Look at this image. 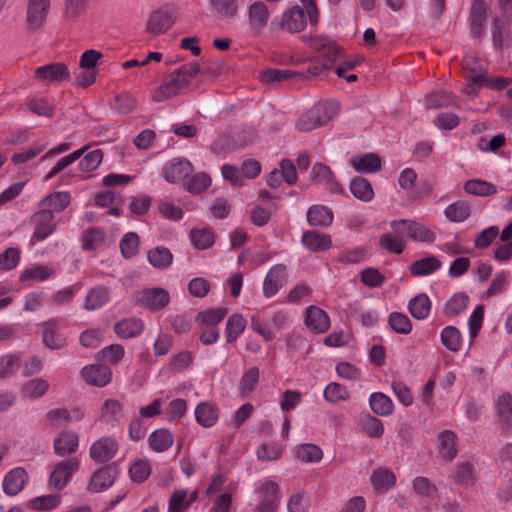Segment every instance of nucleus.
<instances>
[{
    "label": "nucleus",
    "mask_w": 512,
    "mask_h": 512,
    "mask_svg": "<svg viewBox=\"0 0 512 512\" xmlns=\"http://www.w3.org/2000/svg\"><path fill=\"white\" fill-rule=\"evenodd\" d=\"M52 268L45 265H35L31 268L25 269L20 275V281L27 280L44 281L53 275Z\"/></svg>",
    "instance_id": "55"
},
{
    "label": "nucleus",
    "mask_w": 512,
    "mask_h": 512,
    "mask_svg": "<svg viewBox=\"0 0 512 512\" xmlns=\"http://www.w3.org/2000/svg\"><path fill=\"white\" fill-rule=\"evenodd\" d=\"M463 188L466 193L481 197L490 196L497 192V188L494 184L479 179L466 181Z\"/></svg>",
    "instance_id": "38"
},
{
    "label": "nucleus",
    "mask_w": 512,
    "mask_h": 512,
    "mask_svg": "<svg viewBox=\"0 0 512 512\" xmlns=\"http://www.w3.org/2000/svg\"><path fill=\"white\" fill-rule=\"evenodd\" d=\"M27 473L23 468L17 467L10 470L3 480V491L10 496L17 495L25 486Z\"/></svg>",
    "instance_id": "22"
},
{
    "label": "nucleus",
    "mask_w": 512,
    "mask_h": 512,
    "mask_svg": "<svg viewBox=\"0 0 512 512\" xmlns=\"http://www.w3.org/2000/svg\"><path fill=\"white\" fill-rule=\"evenodd\" d=\"M54 214L49 209H42L40 207L31 218L34 224V232L31 238L32 242L42 241L49 237L56 229V224L53 223Z\"/></svg>",
    "instance_id": "5"
},
{
    "label": "nucleus",
    "mask_w": 512,
    "mask_h": 512,
    "mask_svg": "<svg viewBox=\"0 0 512 512\" xmlns=\"http://www.w3.org/2000/svg\"><path fill=\"white\" fill-rule=\"evenodd\" d=\"M189 91L184 79L177 76L176 70L170 74V79L166 83L157 87L153 94L154 102H162L176 95H182Z\"/></svg>",
    "instance_id": "7"
},
{
    "label": "nucleus",
    "mask_w": 512,
    "mask_h": 512,
    "mask_svg": "<svg viewBox=\"0 0 512 512\" xmlns=\"http://www.w3.org/2000/svg\"><path fill=\"white\" fill-rule=\"evenodd\" d=\"M246 327V320L241 314H233L226 322V341L228 343L234 342L237 337L244 331Z\"/></svg>",
    "instance_id": "44"
},
{
    "label": "nucleus",
    "mask_w": 512,
    "mask_h": 512,
    "mask_svg": "<svg viewBox=\"0 0 512 512\" xmlns=\"http://www.w3.org/2000/svg\"><path fill=\"white\" fill-rule=\"evenodd\" d=\"M226 307L210 308L198 313L196 320L205 326H214L221 322L227 315Z\"/></svg>",
    "instance_id": "41"
},
{
    "label": "nucleus",
    "mask_w": 512,
    "mask_h": 512,
    "mask_svg": "<svg viewBox=\"0 0 512 512\" xmlns=\"http://www.w3.org/2000/svg\"><path fill=\"white\" fill-rule=\"evenodd\" d=\"M81 375L88 384L98 387L106 386L112 378L110 368L99 364L85 366Z\"/></svg>",
    "instance_id": "17"
},
{
    "label": "nucleus",
    "mask_w": 512,
    "mask_h": 512,
    "mask_svg": "<svg viewBox=\"0 0 512 512\" xmlns=\"http://www.w3.org/2000/svg\"><path fill=\"white\" fill-rule=\"evenodd\" d=\"M78 468L79 461L75 457L57 463L49 476V488L54 491L62 490Z\"/></svg>",
    "instance_id": "3"
},
{
    "label": "nucleus",
    "mask_w": 512,
    "mask_h": 512,
    "mask_svg": "<svg viewBox=\"0 0 512 512\" xmlns=\"http://www.w3.org/2000/svg\"><path fill=\"white\" fill-rule=\"evenodd\" d=\"M462 64L463 68L469 73L466 75L468 83L464 92L468 95H476L478 90L487 82V78L482 74L481 68L473 57L466 56Z\"/></svg>",
    "instance_id": "9"
},
{
    "label": "nucleus",
    "mask_w": 512,
    "mask_h": 512,
    "mask_svg": "<svg viewBox=\"0 0 512 512\" xmlns=\"http://www.w3.org/2000/svg\"><path fill=\"white\" fill-rule=\"evenodd\" d=\"M309 506L310 497L304 492H299L289 498L287 510L288 512H307Z\"/></svg>",
    "instance_id": "64"
},
{
    "label": "nucleus",
    "mask_w": 512,
    "mask_h": 512,
    "mask_svg": "<svg viewBox=\"0 0 512 512\" xmlns=\"http://www.w3.org/2000/svg\"><path fill=\"white\" fill-rule=\"evenodd\" d=\"M425 105L427 109L448 107L453 105V99L448 92L439 90L427 95Z\"/></svg>",
    "instance_id": "58"
},
{
    "label": "nucleus",
    "mask_w": 512,
    "mask_h": 512,
    "mask_svg": "<svg viewBox=\"0 0 512 512\" xmlns=\"http://www.w3.org/2000/svg\"><path fill=\"white\" fill-rule=\"evenodd\" d=\"M173 444V436L167 429H158L149 436V445L155 452H164Z\"/></svg>",
    "instance_id": "40"
},
{
    "label": "nucleus",
    "mask_w": 512,
    "mask_h": 512,
    "mask_svg": "<svg viewBox=\"0 0 512 512\" xmlns=\"http://www.w3.org/2000/svg\"><path fill=\"white\" fill-rule=\"evenodd\" d=\"M137 303L151 311L165 308L170 301L169 293L163 288H150L138 293Z\"/></svg>",
    "instance_id": "8"
},
{
    "label": "nucleus",
    "mask_w": 512,
    "mask_h": 512,
    "mask_svg": "<svg viewBox=\"0 0 512 512\" xmlns=\"http://www.w3.org/2000/svg\"><path fill=\"white\" fill-rule=\"evenodd\" d=\"M211 185V178L203 173H197L186 183L187 190L192 194H199Z\"/></svg>",
    "instance_id": "62"
},
{
    "label": "nucleus",
    "mask_w": 512,
    "mask_h": 512,
    "mask_svg": "<svg viewBox=\"0 0 512 512\" xmlns=\"http://www.w3.org/2000/svg\"><path fill=\"white\" fill-rule=\"evenodd\" d=\"M441 342L450 351L456 352L461 348V334L454 326H447L441 332Z\"/></svg>",
    "instance_id": "52"
},
{
    "label": "nucleus",
    "mask_w": 512,
    "mask_h": 512,
    "mask_svg": "<svg viewBox=\"0 0 512 512\" xmlns=\"http://www.w3.org/2000/svg\"><path fill=\"white\" fill-rule=\"evenodd\" d=\"M388 325L390 328L398 333L407 335L412 330L410 319L403 313L392 312L388 317Z\"/></svg>",
    "instance_id": "51"
},
{
    "label": "nucleus",
    "mask_w": 512,
    "mask_h": 512,
    "mask_svg": "<svg viewBox=\"0 0 512 512\" xmlns=\"http://www.w3.org/2000/svg\"><path fill=\"white\" fill-rule=\"evenodd\" d=\"M143 330V322L137 318H127L114 325L115 333L123 339L138 336Z\"/></svg>",
    "instance_id": "31"
},
{
    "label": "nucleus",
    "mask_w": 512,
    "mask_h": 512,
    "mask_svg": "<svg viewBox=\"0 0 512 512\" xmlns=\"http://www.w3.org/2000/svg\"><path fill=\"white\" fill-rule=\"evenodd\" d=\"M196 422L204 428L214 426L219 417V409L210 402L199 403L194 411Z\"/></svg>",
    "instance_id": "24"
},
{
    "label": "nucleus",
    "mask_w": 512,
    "mask_h": 512,
    "mask_svg": "<svg viewBox=\"0 0 512 512\" xmlns=\"http://www.w3.org/2000/svg\"><path fill=\"white\" fill-rule=\"evenodd\" d=\"M469 298L465 293L453 295L445 304L444 314L447 316H458L468 305Z\"/></svg>",
    "instance_id": "49"
},
{
    "label": "nucleus",
    "mask_w": 512,
    "mask_h": 512,
    "mask_svg": "<svg viewBox=\"0 0 512 512\" xmlns=\"http://www.w3.org/2000/svg\"><path fill=\"white\" fill-rule=\"evenodd\" d=\"M249 26L254 34H260L267 25L269 10L261 1L252 3L248 8Z\"/></svg>",
    "instance_id": "18"
},
{
    "label": "nucleus",
    "mask_w": 512,
    "mask_h": 512,
    "mask_svg": "<svg viewBox=\"0 0 512 512\" xmlns=\"http://www.w3.org/2000/svg\"><path fill=\"white\" fill-rule=\"evenodd\" d=\"M454 480L462 485H472L475 481L473 465L468 461L458 464Z\"/></svg>",
    "instance_id": "61"
},
{
    "label": "nucleus",
    "mask_w": 512,
    "mask_h": 512,
    "mask_svg": "<svg viewBox=\"0 0 512 512\" xmlns=\"http://www.w3.org/2000/svg\"><path fill=\"white\" fill-rule=\"evenodd\" d=\"M305 324L317 333H324L330 327V319L324 310L316 306H309L306 309Z\"/></svg>",
    "instance_id": "20"
},
{
    "label": "nucleus",
    "mask_w": 512,
    "mask_h": 512,
    "mask_svg": "<svg viewBox=\"0 0 512 512\" xmlns=\"http://www.w3.org/2000/svg\"><path fill=\"white\" fill-rule=\"evenodd\" d=\"M351 164L358 173H374L381 169V159L374 153H366L358 158H352Z\"/></svg>",
    "instance_id": "30"
},
{
    "label": "nucleus",
    "mask_w": 512,
    "mask_h": 512,
    "mask_svg": "<svg viewBox=\"0 0 512 512\" xmlns=\"http://www.w3.org/2000/svg\"><path fill=\"white\" fill-rule=\"evenodd\" d=\"M117 477V469L114 466H104L92 475L88 489L92 492L103 491L113 485Z\"/></svg>",
    "instance_id": "16"
},
{
    "label": "nucleus",
    "mask_w": 512,
    "mask_h": 512,
    "mask_svg": "<svg viewBox=\"0 0 512 512\" xmlns=\"http://www.w3.org/2000/svg\"><path fill=\"white\" fill-rule=\"evenodd\" d=\"M395 475L388 469L379 468L373 471L371 482L376 489L388 490L395 485Z\"/></svg>",
    "instance_id": "47"
},
{
    "label": "nucleus",
    "mask_w": 512,
    "mask_h": 512,
    "mask_svg": "<svg viewBox=\"0 0 512 512\" xmlns=\"http://www.w3.org/2000/svg\"><path fill=\"white\" fill-rule=\"evenodd\" d=\"M42 340L49 349H61L66 346V338L58 333L50 322L44 324Z\"/></svg>",
    "instance_id": "45"
},
{
    "label": "nucleus",
    "mask_w": 512,
    "mask_h": 512,
    "mask_svg": "<svg viewBox=\"0 0 512 512\" xmlns=\"http://www.w3.org/2000/svg\"><path fill=\"white\" fill-rule=\"evenodd\" d=\"M402 236L403 235L398 234L397 236H393L389 233L384 234L381 236L379 244L383 249L391 253L401 254L405 249V242L401 238Z\"/></svg>",
    "instance_id": "59"
},
{
    "label": "nucleus",
    "mask_w": 512,
    "mask_h": 512,
    "mask_svg": "<svg viewBox=\"0 0 512 512\" xmlns=\"http://www.w3.org/2000/svg\"><path fill=\"white\" fill-rule=\"evenodd\" d=\"M117 451V441L111 437H104L92 444L90 457L98 463H104L112 459Z\"/></svg>",
    "instance_id": "11"
},
{
    "label": "nucleus",
    "mask_w": 512,
    "mask_h": 512,
    "mask_svg": "<svg viewBox=\"0 0 512 512\" xmlns=\"http://www.w3.org/2000/svg\"><path fill=\"white\" fill-rule=\"evenodd\" d=\"M350 191L355 198L363 202L371 201L374 196V191L370 182L360 176L354 177L350 181Z\"/></svg>",
    "instance_id": "36"
},
{
    "label": "nucleus",
    "mask_w": 512,
    "mask_h": 512,
    "mask_svg": "<svg viewBox=\"0 0 512 512\" xmlns=\"http://www.w3.org/2000/svg\"><path fill=\"white\" fill-rule=\"evenodd\" d=\"M193 172V165L186 159L175 158L168 162L163 174L166 181L177 183L188 177Z\"/></svg>",
    "instance_id": "12"
},
{
    "label": "nucleus",
    "mask_w": 512,
    "mask_h": 512,
    "mask_svg": "<svg viewBox=\"0 0 512 512\" xmlns=\"http://www.w3.org/2000/svg\"><path fill=\"white\" fill-rule=\"evenodd\" d=\"M151 473V467L147 461L138 460L129 468V475L133 482L142 483Z\"/></svg>",
    "instance_id": "63"
},
{
    "label": "nucleus",
    "mask_w": 512,
    "mask_h": 512,
    "mask_svg": "<svg viewBox=\"0 0 512 512\" xmlns=\"http://www.w3.org/2000/svg\"><path fill=\"white\" fill-rule=\"evenodd\" d=\"M259 374L258 367H251L244 372L240 381V392L242 396H247L252 393L259 382Z\"/></svg>",
    "instance_id": "56"
},
{
    "label": "nucleus",
    "mask_w": 512,
    "mask_h": 512,
    "mask_svg": "<svg viewBox=\"0 0 512 512\" xmlns=\"http://www.w3.org/2000/svg\"><path fill=\"white\" fill-rule=\"evenodd\" d=\"M489 6L484 0H473L469 21H470V32L475 38H482L484 35V27L488 18Z\"/></svg>",
    "instance_id": "10"
},
{
    "label": "nucleus",
    "mask_w": 512,
    "mask_h": 512,
    "mask_svg": "<svg viewBox=\"0 0 512 512\" xmlns=\"http://www.w3.org/2000/svg\"><path fill=\"white\" fill-rule=\"evenodd\" d=\"M139 243V236L136 233H126L119 244L122 256L127 259L135 256L139 249Z\"/></svg>",
    "instance_id": "53"
},
{
    "label": "nucleus",
    "mask_w": 512,
    "mask_h": 512,
    "mask_svg": "<svg viewBox=\"0 0 512 512\" xmlns=\"http://www.w3.org/2000/svg\"><path fill=\"white\" fill-rule=\"evenodd\" d=\"M392 230L398 235H405L414 241L432 243L436 239L435 233L425 225L410 221L398 220L390 223Z\"/></svg>",
    "instance_id": "2"
},
{
    "label": "nucleus",
    "mask_w": 512,
    "mask_h": 512,
    "mask_svg": "<svg viewBox=\"0 0 512 512\" xmlns=\"http://www.w3.org/2000/svg\"><path fill=\"white\" fill-rule=\"evenodd\" d=\"M286 283V266L274 265L267 273L263 282V293L269 298L274 296Z\"/></svg>",
    "instance_id": "13"
},
{
    "label": "nucleus",
    "mask_w": 512,
    "mask_h": 512,
    "mask_svg": "<svg viewBox=\"0 0 512 512\" xmlns=\"http://www.w3.org/2000/svg\"><path fill=\"white\" fill-rule=\"evenodd\" d=\"M324 398L331 403L346 401L350 394L345 386L340 383L332 382L326 386L323 392Z\"/></svg>",
    "instance_id": "54"
},
{
    "label": "nucleus",
    "mask_w": 512,
    "mask_h": 512,
    "mask_svg": "<svg viewBox=\"0 0 512 512\" xmlns=\"http://www.w3.org/2000/svg\"><path fill=\"white\" fill-rule=\"evenodd\" d=\"M408 309L414 318L426 319L431 310V301L425 293H420L409 301Z\"/></svg>",
    "instance_id": "33"
},
{
    "label": "nucleus",
    "mask_w": 512,
    "mask_h": 512,
    "mask_svg": "<svg viewBox=\"0 0 512 512\" xmlns=\"http://www.w3.org/2000/svg\"><path fill=\"white\" fill-rule=\"evenodd\" d=\"M306 15L302 7L293 6L283 13L281 26L290 33L300 32L306 27L308 17Z\"/></svg>",
    "instance_id": "14"
},
{
    "label": "nucleus",
    "mask_w": 512,
    "mask_h": 512,
    "mask_svg": "<svg viewBox=\"0 0 512 512\" xmlns=\"http://www.w3.org/2000/svg\"><path fill=\"white\" fill-rule=\"evenodd\" d=\"M147 258L149 263L157 269H166L171 265L173 261V255L171 251L168 248L162 246H158L149 250Z\"/></svg>",
    "instance_id": "37"
},
{
    "label": "nucleus",
    "mask_w": 512,
    "mask_h": 512,
    "mask_svg": "<svg viewBox=\"0 0 512 512\" xmlns=\"http://www.w3.org/2000/svg\"><path fill=\"white\" fill-rule=\"evenodd\" d=\"M440 454L443 458L452 460L457 455L455 447L456 434L451 430H445L439 435Z\"/></svg>",
    "instance_id": "42"
},
{
    "label": "nucleus",
    "mask_w": 512,
    "mask_h": 512,
    "mask_svg": "<svg viewBox=\"0 0 512 512\" xmlns=\"http://www.w3.org/2000/svg\"><path fill=\"white\" fill-rule=\"evenodd\" d=\"M509 39V33L505 23L500 18H495L492 24V41L496 48H502Z\"/></svg>",
    "instance_id": "60"
},
{
    "label": "nucleus",
    "mask_w": 512,
    "mask_h": 512,
    "mask_svg": "<svg viewBox=\"0 0 512 512\" xmlns=\"http://www.w3.org/2000/svg\"><path fill=\"white\" fill-rule=\"evenodd\" d=\"M49 389V383L43 378H35L27 381L22 387L25 397L36 399L43 396Z\"/></svg>",
    "instance_id": "46"
},
{
    "label": "nucleus",
    "mask_w": 512,
    "mask_h": 512,
    "mask_svg": "<svg viewBox=\"0 0 512 512\" xmlns=\"http://www.w3.org/2000/svg\"><path fill=\"white\" fill-rule=\"evenodd\" d=\"M35 79L46 84L60 83L70 79V72L64 63L54 62L36 68Z\"/></svg>",
    "instance_id": "6"
},
{
    "label": "nucleus",
    "mask_w": 512,
    "mask_h": 512,
    "mask_svg": "<svg viewBox=\"0 0 512 512\" xmlns=\"http://www.w3.org/2000/svg\"><path fill=\"white\" fill-rule=\"evenodd\" d=\"M332 104L318 103L302 114L295 123L300 132H308L317 127L327 124L333 117L335 111Z\"/></svg>",
    "instance_id": "1"
},
{
    "label": "nucleus",
    "mask_w": 512,
    "mask_h": 512,
    "mask_svg": "<svg viewBox=\"0 0 512 512\" xmlns=\"http://www.w3.org/2000/svg\"><path fill=\"white\" fill-rule=\"evenodd\" d=\"M193 246L198 250H205L214 244V234L210 229H195L190 232Z\"/></svg>",
    "instance_id": "48"
},
{
    "label": "nucleus",
    "mask_w": 512,
    "mask_h": 512,
    "mask_svg": "<svg viewBox=\"0 0 512 512\" xmlns=\"http://www.w3.org/2000/svg\"><path fill=\"white\" fill-rule=\"evenodd\" d=\"M211 4L222 19H231L238 12L237 0H211Z\"/></svg>",
    "instance_id": "57"
},
{
    "label": "nucleus",
    "mask_w": 512,
    "mask_h": 512,
    "mask_svg": "<svg viewBox=\"0 0 512 512\" xmlns=\"http://www.w3.org/2000/svg\"><path fill=\"white\" fill-rule=\"evenodd\" d=\"M496 413L500 428L512 431V396L510 393L501 394L496 403Z\"/></svg>",
    "instance_id": "19"
},
{
    "label": "nucleus",
    "mask_w": 512,
    "mask_h": 512,
    "mask_svg": "<svg viewBox=\"0 0 512 512\" xmlns=\"http://www.w3.org/2000/svg\"><path fill=\"white\" fill-rule=\"evenodd\" d=\"M122 417V405L118 400L107 399L100 408L99 420L115 427Z\"/></svg>",
    "instance_id": "25"
},
{
    "label": "nucleus",
    "mask_w": 512,
    "mask_h": 512,
    "mask_svg": "<svg viewBox=\"0 0 512 512\" xmlns=\"http://www.w3.org/2000/svg\"><path fill=\"white\" fill-rule=\"evenodd\" d=\"M444 214L451 222H463L469 218L471 207L467 202L459 200L448 205L444 210Z\"/></svg>",
    "instance_id": "39"
},
{
    "label": "nucleus",
    "mask_w": 512,
    "mask_h": 512,
    "mask_svg": "<svg viewBox=\"0 0 512 512\" xmlns=\"http://www.w3.org/2000/svg\"><path fill=\"white\" fill-rule=\"evenodd\" d=\"M295 455L303 462H317L321 460L323 453L317 445L307 443L296 447Z\"/></svg>",
    "instance_id": "50"
},
{
    "label": "nucleus",
    "mask_w": 512,
    "mask_h": 512,
    "mask_svg": "<svg viewBox=\"0 0 512 512\" xmlns=\"http://www.w3.org/2000/svg\"><path fill=\"white\" fill-rule=\"evenodd\" d=\"M441 267V261L436 256H427L411 264L409 271L413 276H426Z\"/></svg>",
    "instance_id": "32"
},
{
    "label": "nucleus",
    "mask_w": 512,
    "mask_h": 512,
    "mask_svg": "<svg viewBox=\"0 0 512 512\" xmlns=\"http://www.w3.org/2000/svg\"><path fill=\"white\" fill-rule=\"evenodd\" d=\"M79 445V439L76 433L71 431L61 432L53 442L54 452L60 457L74 453Z\"/></svg>",
    "instance_id": "23"
},
{
    "label": "nucleus",
    "mask_w": 512,
    "mask_h": 512,
    "mask_svg": "<svg viewBox=\"0 0 512 512\" xmlns=\"http://www.w3.org/2000/svg\"><path fill=\"white\" fill-rule=\"evenodd\" d=\"M308 44L312 49L323 52L324 57H330L331 59L340 58V48L327 36H311L308 38Z\"/></svg>",
    "instance_id": "27"
},
{
    "label": "nucleus",
    "mask_w": 512,
    "mask_h": 512,
    "mask_svg": "<svg viewBox=\"0 0 512 512\" xmlns=\"http://www.w3.org/2000/svg\"><path fill=\"white\" fill-rule=\"evenodd\" d=\"M307 222L314 227H327L333 222L332 211L322 205H314L307 211Z\"/></svg>",
    "instance_id": "28"
},
{
    "label": "nucleus",
    "mask_w": 512,
    "mask_h": 512,
    "mask_svg": "<svg viewBox=\"0 0 512 512\" xmlns=\"http://www.w3.org/2000/svg\"><path fill=\"white\" fill-rule=\"evenodd\" d=\"M50 0H28L26 8V29L29 32L39 30L46 21Z\"/></svg>",
    "instance_id": "4"
},
{
    "label": "nucleus",
    "mask_w": 512,
    "mask_h": 512,
    "mask_svg": "<svg viewBox=\"0 0 512 512\" xmlns=\"http://www.w3.org/2000/svg\"><path fill=\"white\" fill-rule=\"evenodd\" d=\"M261 493L263 497L255 512H276L279 486L272 481L265 482L261 486Z\"/></svg>",
    "instance_id": "21"
},
{
    "label": "nucleus",
    "mask_w": 512,
    "mask_h": 512,
    "mask_svg": "<svg viewBox=\"0 0 512 512\" xmlns=\"http://www.w3.org/2000/svg\"><path fill=\"white\" fill-rule=\"evenodd\" d=\"M302 244L312 252L328 250L331 245V237L316 231H305L302 235Z\"/></svg>",
    "instance_id": "26"
},
{
    "label": "nucleus",
    "mask_w": 512,
    "mask_h": 512,
    "mask_svg": "<svg viewBox=\"0 0 512 512\" xmlns=\"http://www.w3.org/2000/svg\"><path fill=\"white\" fill-rule=\"evenodd\" d=\"M68 192H56L46 196L39 204L42 209H49L51 213L60 212L70 204Z\"/></svg>",
    "instance_id": "35"
},
{
    "label": "nucleus",
    "mask_w": 512,
    "mask_h": 512,
    "mask_svg": "<svg viewBox=\"0 0 512 512\" xmlns=\"http://www.w3.org/2000/svg\"><path fill=\"white\" fill-rule=\"evenodd\" d=\"M175 23V15L167 9L154 11L149 17L147 31L152 34H163Z\"/></svg>",
    "instance_id": "15"
},
{
    "label": "nucleus",
    "mask_w": 512,
    "mask_h": 512,
    "mask_svg": "<svg viewBox=\"0 0 512 512\" xmlns=\"http://www.w3.org/2000/svg\"><path fill=\"white\" fill-rule=\"evenodd\" d=\"M110 299V291L105 286L90 289L85 297L84 308L89 311L100 309Z\"/></svg>",
    "instance_id": "29"
},
{
    "label": "nucleus",
    "mask_w": 512,
    "mask_h": 512,
    "mask_svg": "<svg viewBox=\"0 0 512 512\" xmlns=\"http://www.w3.org/2000/svg\"><path fill=\"white\" fill-rule=\"evenodd\" d=\"M369 405L371 410L379 416H389L394 409L392 400L381 392H374L370 395Z\"/></svg>",
    "instance_id": "34"
},
{
    "label": "nucleus",
    "mask_w": 512,
    "mask_h": 512,
    "mask_svg": "<svg viewBox=\"0 0 512 512\" xmlns=\"http://www.w3.org/2000/svg\"><path fill=\"white\" fill-rule=\"evenodd\" d=\"M339 58L319 57L311 60L308 66V73L314 77L324 79L326 73L333 68Z\"/></svg>",
    "instance_id": "43"
}]
</instances>
